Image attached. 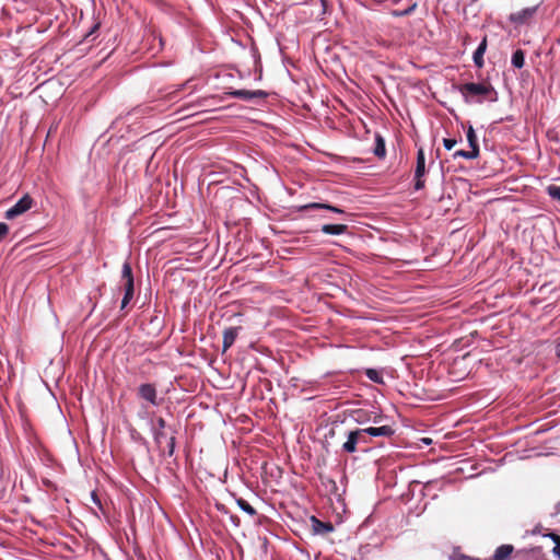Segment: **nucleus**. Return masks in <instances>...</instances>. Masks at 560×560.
Here are the masks:
<instances>
[{
    "label": "nucleus",
    "instance_id": "f257e3e1",
    "mask_svg": "<svg viewBox=\"0 0 560 560\" xmlns=\"http://www.w3.org/2000/svg\"><path fill=\"white\" fill-rule=\"evenodd\" d=\"M460 93L465 97L469 96H482L485 98H488L490 101H495L497 93L493 89V86L489 82H482V83H475L469 82L465 83L459 88Z\"/></svg>",
    "mask_w": 560,
    "mask_h": 560
},
{
    "label": "nucleus",
    "instance_id": "f03ea898",
    "mask_svg": "<svg viewBox=\"0 0 560 560\" xmlns=\"http://www.w3.org/2000/svg\"><path fill=\"white\" fill-rule=\"evenodd\" d=\"M137 397L152 407H159L163 401V398L159 397L156 386L153 383L140 384L137 388Z\"/></svg>",
    "mask_w": 560,
    "mask_h": 560
},
{
    "label": "nucleus",
    "instance_id": "7ed1b4c3",
    "mask_svg": "<svg viewBox=\"0 0 560 560\" xmlns=\"http://www.w3.org/2000/svg\"><path fill=\"white\" fill-rule=\"evenodd\" d=\"M34 205L33 198L25 194L13 207L8 209L4 213V218L7 220H13L19 215H22L26 211H28Z\"/></svg>",
    "mask_w": 560,
    "mask_h": 560
},
{
    "label": "nucleus",
    "instance_id": "20e7f679",
    "mask_svg": "<svg viewBox=\"0 0 560 560\" xmlns=\"http://www.w3.org/2000/svg\"><path fill=\"white\" fill-rule=\"evenodd\" d=\"M425 174V158L424 150L419 148L417 152V165L415 171V189L420 190L424 187V180L422 177Z\"/></svg>",
    "mask_w": 560,
    "mask_h": 560
},
{
    "label": "nucleus",
    "instance_id": "39448f33",
    "mask_svg": "<svg viewBox=\"0 0 560 560\" xmlns=\"http://www.w3.org/2000/svg\"><path fill=\"white\" fill-rule=\"evenodd\" d=\"M537 5L522 9L521 11L511 13L509 21L513 24L522 25L530 21L537 12Z\"/></svg>",
    "mask_w": 560,
    "mask_h": 560
},
{
    "label": "nucleus",
    "instance_id": "423d86ee",
    "mask_svg": "<svg viewBox=\"0 0 560 560\" xmlns=\"http://www.w3.org/2000/svg\"><path fill=\"white\" fill-rule=\"evenodd\" d=\"M230 95L236 98L249 101L252 98H266L268 96L267 92L262 90L249 91V90H234L230 92Z\"/></svg>",
    "mask_w": 560,
    "mask_h": 560
},
{
    "label": "nucleus",
    "instance_id": "0eeeda50",
    "mask_svg": "<svg viewBox=\"0 0 560 560\" xmlns=\"http://www.w3.org/2000/svg\"><path fill=\"white\" fill-rule=\"evenodd\" d=\"M241 329V327H228L224 329L222 343L223 352L233 346Z\"/></svg>",
    "mask_w": 560,
    "mask_h": 560
},
{
    "label": "nucleus",
    "instance_id": "6e6552de",
    "mask_svg": "<svg viewBox=\"0 0 560 560\" xmlns=\"http://www.w3.org/2000/svg\"><path fill=\"white\" fill-rule=\"evenodd\" d=\"M311 524L314 534L326 535L334 530V525L330 522H322L315 516L311 517Z\"/></svg>",
    "mask_w": 560,
    "mask_h": 560
},
{
    "label": "nucleus",
    "instance_id": "1a4fd4ad",
    "mask_svg": "<svg viewBox=\"0 0 560 560\" xmlns=\"http://www.w3.org/2000/svg\"><path fill=\"white\" fill-rule=\"evenodd\" d=\"M341 450L348 454L355 453L359 450L358 438L354 430L347 432V440L341 445Z\"/></svg>",
    "mask_w": 560,
    "mask_h": 560
},
{
    "label": "nucleus",
    "instance_id": "9d476101",
    "mask_svg": "<svg viewBox=\"0 0 560 560\" xmlns=\"http://www.w3.org/2000/svg\"><path fill=\"white\" fill-rule=\"evenodd\" d=\"M316 209H325V210H329V211H332L336 213H345V211L340 208H337V207H334V206H330L327 203H320V202H312V203H306V205L299 207V211H302V212H305L308 210H316Z\"/></svg>",
    "mask_w": 560,
    "mask_h": 560
},
{
    "label": "nucleus",
    "instance_id": "9b49d317",
    "mask_svg": "<svg viewBox=\"0 0 560 560\" xmlns=\"http://www.w3.org/2000/svg\"><path fill=\"white\" fill-rule=\"evenodd\" d=\"M365 429L370 436H392L395 433V430L390 425L369 427Z\"/></svg>",
    "mask_w": 560,
    "mask_h": 560
},
{
    "label": "nucleus",
    "instance_id": "f8f14e48",
    "mask_svg": "<svg viewBox=\"0 0 560 560\" xmlns=\"http://www.w3.org/2000/svg\"><path fill=\"white\" fill-rule=\"evenodd\" d=\"M320 231L325 234L329 235H340L348 231V225L346 224H324Z\"/></svg>",
    "mask_w": 560,
    "mask_h": 560
},
{
    "label": "nucleus",
    "instance_id": "ddd939ff",
    "mask_svg": "<svg viewBox=\"0 0 560 560\" xmlns=\"http://www.w3.org/2000/svg\"><path fill=\"white\" fill-rule=\"evenodd\" d=\"M487 49V37L482 39V42L479 44L478 48L474 52V62L478 68L483 67V55Z\"/></svg>",
    "mask_w": 560,
    "mask_h": 560
},
{
    "label": "nucleus",
    "instance_id": "4468645a",
    "mask_svg": "<svg viewBox=\"0 0 560 560\" xmlns=\"http://www.w3.org/2000/svg\"><path fill=\"white\" fill-rule=\"evenodd\" d=\"M124 290H125V294H124V298L121 301V308H125L128 305V303L131 301V299L133 298V292H135L133 280L124 281Z\"/></svg>",
    "mask_w": 560,
    "mask_h": 560
},
{
    "label": "nucleus",
    "instance_id": "2eb2a0df",
    "mask_svg": "<svg viewBox=\"0 0 560 560\" xmlns=\"http://www.w3.org/2000/svg\"><path fill=\"white\" fill-rule=\"evenodd\" d=\"M512 545H501L497 548L493 555V560H506L513 552Z\"/></svg>",
    "mask_w": 560,
    "mask_h": 560
},
{
    "label": "nucleus",
    "instance_id": "dca6fc26",
    "mask_svg": "<svg viewBox=\"0 0 560 560\" xmlns=\"http://www.w3.org/2000/svg\"><path fill=\"white\" fill-rule=\"evenodd\" d=\"M466 138L467 142L470 147V150L476 151L477 154H480L479 144H478V138L476 136L475 129L472 126H469L466 131Z\"/></svg>",
    "mask_w": 560,
    "mask_h": 560
},
{
    "label": "nucleus",
    "instance_id": "f3484780",
    "mask_svg": "<svg viewBox=\"0 0 560 560\" xmlns=\"http://www.w3.org/2000/svg\"><path fill=\"white\" fill-rule=\"evenodd\" d=\"M156 423H158V429L154 432V440L158 444H160L162 442V440L166 438V434L164 432L166 422L162 417H160V418H158Z\"/></svg>",
    "mask_w": 560,
    "mask_h": 560
},
{
    "label": "nucleus",
    "instance_id": "a211bd4d",
    "mask_svg": "<svg viewBox=\"0 0 560 560\" xmlns=\"http://www.w3.org/2000/svg\"><path fill=\"white\" fill-rule=\"evenodd\" d=\"M374 154L380 159H383L386 154L385 141L380 135L375 138Z\"/></svg>",
    "mask_w": 560,
    "mask_h": 560
},
{
    "label": "nucleus",
    "instance_id": "6ab92c4d",
    "mask_svg": "<svg viewBox=\"0 0 560 560\" xmlns=\"http://www.w3.org/2000/svg\"><path fill=\"white\" fill-rule=\"evenodd\" d=\"M525 63V54L522 49H516L512 55V65L521 69L524 67Z\"/></svg>",
    "mask_w": 560,
    "mask_h": 560
},
{
    "label": "nucleus",
    "instance_id": "aec40b11",
    "mask_svg": "<svg viewBox=\"0 0 560 560\" xmlns=\"http://www.w3.org/2000/svg\"><path fill=\"white\" fill-rule=\"evenodd\" d=\"M365 375L370 381L374 383L382 384L384 382L382 372L375 369H368L365 371Z\"/></svg>",
    "mask_w": 560,
    "mask_h": 560
},
{
    "label": "nucleus",
    "instance_id": "412c9836",
    "mask_svg": "<svg viewBox=\"0 0 560 560\" xmlns=\"http://www.w3.org/2000/svg\"><path fill=\"white\" fill-rule=\"evenodd\" d=\"M479 155L477 154L476 151H472V150H469V151H466V150H457L453 153V158L454 159H457V158H464L466 160H475L477 159Z\"/></svg>",
    "mask_w": 560,
    "mask_h": 560
},
{
    "label": "nucleus",
    "instance_id": "4be33fe9",
    "mask_svg": "<svg viewBox=\"0 0 560 560\" xmlns=\"http://www.w3.org/2000/svg\"><path fill=\"white\" fill-rule=\"evenodd\" d=\"M236 503L240 506L241 510H243L245 513H247L250 516L256 515V510L244 499L238 498L236 499Z\"/></svg>",
    "mask_w": 560,
    "mask_h": 560
},
{
    "label": "nucleus",
    "instance_id": "5701e85b",
    "mask_svg": "<svg viewBox=\"0 0 560 560\" xmlns=\"http://www.w3.org/2000/svg\"><path fill=\"white\" fill-rule=\"evenodd\" d=\"M121 279H122V281L133 280L132 269L128 261L124 262V265H122Z\"/></svg>",
    "mask_w": 560,
    "mask_h": 560
},
{
    "label": "nucleus",
    "instance_id": "b1692460",
    "mask_svg": "<svg viewBox=\"0 0 560 560\" xmlns=\"http://www.w3.org/2000/svg\"><path fill=\"white\" fill-rule=\"evenodd\" d=\"M354 431H355V434L358 438L359 445H361V444L366 445L370 443V439H369L370 434L366 433V429H355Z\"/></svg>",
    "mask_w": 560,
    "mask_h": 560
},
{
    "label": "nucleus",
    "instance_id": "393cba45",
    "mask_svg": "<svg viewBox=\"0 0 560 560\" xmlns=\"http://www.w3.org/2000/svg\"><path fill=\"white\" fill-rule=\"evenodd\" d=\"M547 192L552 199L560 201V186L549 185L547 187Z\"/></svg>",
    "mask_w": 560,
    "mask_h": 560
},
{
    "label": "nucleus",
    "instance_id": "a878e982",
    "mask_svg": "<svg viewBox=\"0 0 560 560\" xmlns=\"http://www.w3.org/2000/svg\"><path fill=\"white\" fill-rule=\"evenodd\" d=\"M551 538L555 541L556 546L553 548V552L559 557L560 559V536L557 534H551Z\"/></svg>",
    "mask_w": 560,
    "mask_h": 560
},
{
    "label": "nucleus",
    "instance_id": "bb28decb",
    "mask_svg": "<svg viewBox=\"0 0 560 560\" xmlns=\"http://www.w3.org/2000/svg\"><path fill=\"white\" fill-rule=\"evenodd\" d=\"M457 143L456 139L445 138L443 139V145L446 150H452Z\"/></svg>",
    "mask_w": 560,
    "mask_h": 560
},
{
    "label": "nucleus",
    "instance_id": "cd10ccee",
    "mask_svg": "<svg viewBox=\"0 0 560 560\" xmlns=\"http://www.w3.org/2000/svg\"><path fill=\"white\" fill-rule=\"evenodd\" d=\"M175 451V436H171L167 443V455L173 456Z\"/></svg>",
    "mask_w": 560,
    "mask_h": 560
},
{
    "label": "nucleus",
    "instance_id": "c85d7f7f",
    "mask_svg": "<svg viewBox=\"0 0 560 560\" xmlns=\"http://www.w3.org/2000/svg\"><path fill=\"white\" fill-rule=\"evenodd\" d=\"M9 233V226L3 223V222H0V240L4 238Z\"/></svg>",
    "mask_w": 560,
    "mask_h": 560
},
{
    "label": "nucleus",
    "instance_id": "c756f323",
    "mask_svg": "<svg viewBox=\"0 0 560 560\" xmlns=\"http://www.w3.org/2000/svg\"><path fill=\"white\" fill-rule=\"evenodd\" d=\"M91 498H92L93 502H94L98 508H101V500H100V498L97 497V494H96V492H95V491H93V492L91 493Z\"/></svg>",
    "mask_w": 560,
    "mask_h": 560
},
{
    "label": "nucleus",
    "instance_id": "7c9ffc66",
    "mask_svg": "<svg viewBox=\"0 0 560 560\" xmlns=\"http://www.w3.org/2000/svg\"><path fill=\"white\" fill-rule=\"evenodd\" d=\"M556 352H557V355L560 357V340L557 343Z\"/></svg>",
    "mask_w": 560,
    "mask_h": 560
},
{
    "label": "nucleus",
    "instance_id": "2f4dec72",
    "mask_svg": "<svg viewBox=\"0 0 560 560\" xmlns=\"http://www.w3.org/2000/svg\"><path fill=\"white\" fill-rule=\"evenodd\" d=\"M380 419H381V417H375V418H374V420H373V422H374V423H378V422H380Z\"/></svg>",
    "mask_w": 560,
    "mask_h": 560
}]
</instances>
